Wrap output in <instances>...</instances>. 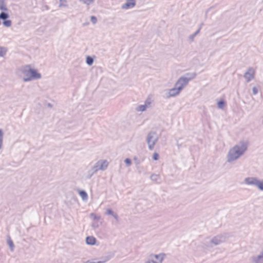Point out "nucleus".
<instances>
[{
	"label": "nucleus",
	"instance_id": "f257e3e1",
	"mask_svg": "<svg viewBox=\"0 0 263 263\" xmlns=\"http://www.w3.org/2000/svg\"><path fill=\"white\" fill-rule=\"evenodd\" d=\"M196 74L195 72L187 73L180 77L175 82L174 87L167 89L165 92L166 98H174L179 96L182 89L187 85L189 81L195 79Z\"/></svg>",
	"mask_w": 263,
	"mask_h": 263
},
{
	"label": "nucleus",
	"instance_id": "f03ea898",
	"mask_svg": "<svg viewBox=\"0 0 263 263\" xmlns=\"http://www.w3.org/2000/svg\"><path fill=\"white\" fill-rule=\"evenodd\" d=\"M249 147V142L246 140H241L237 143L229 148L226 155V161L228 163H232L247 151Z\"/></svg>",
	"mask_w": 263,
	"mask_h": 263
},
{
	"label": "nucleus",
	"instance_id": "7ed1b4c3",
	"mask_svg": "<svg viewBox=\"0 0 263 263\" xmlns=\"http://www.w3.org/2000/svg\"><path fill=\"white\" fill-rule=\"evenodd\" d=\"M18 72L22 77L24 82H28L34 80H40L42 78V74L39 70L35 68L31 64H26L22 66Z\"/></svg>",
	"mask_w": 263,
	"mask_h": 263
},
{
	"label": "nucleus",
	"instance_id": "20e7f679",
	"mask_svg": "<svg viewBox=\"0 0 263 263\" xmlns=\"http://www.w3.org/2000/svg\"><path fill=\"white\" fill-rule=\"evenodd\" d=\"M165 258L166 254L163 252L151 253L147 256L145 263H163Z\"/></svg>",
	"mask_w": 263,
	"mask_h": 263
},
{
	"label": "nucleus",
	"instance_id": "39448f33",
	"mask_svg": "<svg viewBox=\"0 0 263 263\" xmlns=\"http://www.w3.org/2000/svg\"><path fill=\"white\" fill-rule=\"evenodd\" d=\"M159 139V136L156 132L149 133L147 137V144L149 150L153 151Z\"/></svg>",
	"mask_w": 263,
	"mask_h": 263
},
{
	"label": "nucleus",
	"instance_id": "423d86ee",
	"mask_svg": "<svg viewBox=\"0 0 263 263\" xmlns=\"http://www.w3.org/2000/svg\"><path fill=\"white\" fill-rule=\"evenodd\" d=\"M108 165L109 163L107 160L100 159L95 163L94 166L98 172L105 171L108 168Z\"/></svg>",
	"mask_w": 263,
	"mask_h": 263
},
{
	"label": "nucleus",
	"instance_id": "0eeeda50",
	"mask_svg": "<svg viewBox=\"0 0 263 263\" xmlns=\"http://www.w3.org/2000/svg\"><path fill=\"white\" fill-rule=\"evenodd\" d=\"M225 240L224 237L222 234L213 236L210 240V245L212 246H217L222 243Z\"/></svg>",
	"mask_w": 263,
	"mask_h": 263
},
{
	"label": "nucleus",
	"instance_id": "6e6552de",
	"mask_svg": "<svg viewBox=\"0 0 263 263\" xmlns=\"http://www.w3.org/2000/svg\"><path fill=\"white\" fill-rule=\"evenodd\" d=\"M112 257L111 253H107L105 255L99 259H95L92 260L88 261V263H106Z\"/></svg>",
	"mask_w": 263,
	"mask_h": 263
},
{
	"label": "nucleus",
	"instance_id": "1a4fd4ad",
	"mask_svg": "<svg viewBox=\"0 0 263 263\" xmlns=\"http://www.w3.org/2000/svg\"><path fill=\"white\" fill-rule=\"evenodd\" d=\"M255 75V70L252 68H249L244 73V78L247 82L252 81Z\"/></svg>",
	"mask_w": 263,
	"mask_h": 263
},
{
	"label": "nucleus",
	"instance_id": "9d476101",
	"mask_svg": "<svg viewBox=\"0 0 263 263\" xmlns=\"http://www.w3.org/2000/svg\"><path fill=\"white\" fill-rule=\"evenodd\" d=\"M258 180L257 177L250 176L245 178L244 182L247 185L256 186Z\"/></svg>",
	"mask_w": 263,
	"mask_h": 263
},
{
	"label": "nucleus",
	"instance_id": "9b49d317",
	"mask_svg": "<svg viewBox=\"0 0 263 263\" xmlns=\"http://www.w3.org/2000/svg\"><path fill=\"white\" fill-rule=\"evenodd\" d=\"M85 242L87 245L90 246H98L99 245V242L96 238L92 235L88 236L86 237Z\"/></svg>",
	"mask_w": 263,
	"mask_h": 263
},
{
	"label": "nucleus",
	"instance_id": "f8f14e48",
	"mask_svg": "<svg viewBox=\"0 0 263 263\" xmlns=\"http://www.w3.org/2000/svg\"><path fill=\"white\" fill-rule=\"evenodd\" d=\"M136 0H126L125 3L121 6L123 10H129L134 8L136 6Z\"/></svg>",
	"mask_w": 263,
	"mask_h": 263
},
{
	"label": "nucleus",
	"instance_id": "ddd939ff",
	"mask_svg": "<svg viewBox=\"0 0 263 263\" xmlns=\"http://www.w3.org/2000/svg\"><path fill=\"white\" fill-rule=\"evenodd\" d=\"M151 103L149 101H145L143 104L138 105L136 108V111L138 112H142L147 110L149 107Z\"/></svg>",
	"mask_w": 263,
	"mask_h": 263
},
{
	"label": "nucleus",
	"instance_id": "4468645a",
	"mask_svg": "<svg viewBox=\"0 0 263 263\" xmlns=\"http://www.w3.org/2000/svg\"><path fill=\"white\" fill-rule=\"evenodd\" d=\"M250 260L252 263H263V256L259 253L258 255L252 256Z\"/></svg>",
	"mask_w": 263,
	"mask_h": 263
},
{
	"label": "nucleus",
	"instance_id": "2eb2a0df",
	"mask_svg": "<svg viewBox=\"0 0 263 263\" xmlns=\"http://www.w3.org/2000/svg\"><path fill=\"white\" fill-rule=\"evenodd\" d=\"M78 194L83 201L86 202L88 200V195L86 191L80 190L78 191Z\"/></svg>",
	"mask_w": 263,
	"mask_h": 263
},
{
	"label": "nucleus",
	"instance_id": "dca6fc26",
	"mask_svg": "<svg viewBox=\"0 0 263 263\" xmlns=\"http://www.w3.org/2000/svg\"><path fill=\"white\" fill-rule=\"evenodd\" d=\"M98 171L96 170V168L93 165L91 168H90L87 172L86 173L85 176L87 178L90 179L92 177V176L97 173Z\"/></svg>",
	"mask_w": 263,
	"mask_h": 263
},
{
	"label": "nucleus",
	"instance_id": "f3484780",
	"mask_svg": "<svg viewBox=\"0 0 263 263\" xmlns=\"http://www.w3.org/2000/svg\"><path fill=\"white\" fill-rule=\"evenodd\" d=\"M106 213L107 215L112 216L115 220H118V215L115 213L111 209H108L106 211Z\"/></svg>",
	"mask_w": 263,
	"mask_h": 263
},
{
	"label": "nucleus",
	"instance_id": "a211bd4d",
	"mask_svg": "<svg viewBox=\"0 0 263 263\" xmlns=\"http://www.w3.org/2000/svg\"><path fill=\"white\" fill-rule=\"evenodd\" d=\"M256 187L259 191L263 192V179H258Z\"/></svg>",
	"mask_w": 263,
	"mask_h": 263
},
{
	"label": "nucleus",
	"instance_id": "6ab92c4d",
	"mask_svg": "<svg viewBox=\"0 0 263 263\" xmlns=\"http://www.w3.org/2000/svg\"><path fill=\"white\" fill-rule=\"evenodd\" d=\"M79 1L84 5L90 6L95 2V0H79Z\"/></svg>",
	"mask_w": 263,
	"mask_h": 263
},
{
	"label": "nucleus",
	"instance_id": "aec40b11",
	"mask_svg": "<svg viewBox=\"0 0 263 263\" xmlns=\"http://www.w3.org/2000/svg\"><path fill=\"white\" fill-rule=\"evenodd\" d=\"M59 6L60 8H66L68 7V2L67 0H59Z\"/></svg>",
	"mask_w": 263,
	"mask_h": 263
},
{
	"label": "nucleus",
	"instance_id": "412c9836",
	"mask_svg": "<svg viewBox=\"0 0 263 263\" xmlns=\"http://www.w3.org/2000/svg\"><path fill=\"white\" fill-rule=\"evenodd\" d=\"M7 52V49L6 47L0 46V57L5 58Z\"/></svg>",
	"mask_w": 263,
	"mask_h": 263
},
{
	"label": "nucleus",
	"instance_id": "4be33fe9",
	"mask_svg": "<svg viewBox=\"0 0 263 263\" xmlns=\"http://www.w3.org/2000/svg\"><path fill=\"white\" fill-rule=\"evenodd\" d=\"M217 107L220 109H223L226 107V103L223 100H221L217 102Z\"/></svg>",
	"mask_w": 263,
	"mask_h": 263
},
{
	"label": "nucleus",
	"instance_id": "5701e85b",
	"mask_svg": "<svg viewBox=\"0 0 263 263\" xmlns=\"http://www.w3.org/2000/svg\"><path fill=\"white\" fill-rule=\"evenodd\" d=\"M93 58L90 56H87L86 58V63L88 66H91L93 63Z\"/></svg>",
	"mask_w": 263,
	"mask_h": 263
},
{
	"label": "nucleus",
	"instance_id": "b1692460",
	"mask_svg": "<svg viewBox=\"0 0 263 263\" xmlns=\"http://www.w3.org/2000/svg\"><path fill=\"white\" fill-rule=\"evenodd\" d=\"M4 141V132L2 129H0V151L3 146Z\"/></svg>",
	"mask_w": 263,
	"mask_h": 263
},
{
	"label": "nucleus",
	"instance_id": "393cba45",
	"mask_svg": "<svg viewBox=\"0 0 263 263\" xmlns=\"http://www.w3.org/2000/svg\"><path fill=\"white\" fill-rule=\"evenodd\" d=\"M90 217L91 218L93 219V220H100V216H98L97 215H96V214H91L90 215Z\"/></svg>",
	"mask_w": 263,
	"mask_h": 263
},
{
	"label": "nucleus",
	"instance_id": "a878e982",
	"mask_svg": "<svg viewBox=\"0 0 263 263\" xmlns=\"http://www.w3.org/2000/svg\"><path fill=\"white\" fill-rule=\"evenodd\" d=\"M159 154L157 153H154V154L153 155V159L155 161H157L159 159Z\"/></svg>",
	"mask_w": 263,
	"mask_h": 263
},
{
	"label": "nucleus",
	"instance_id": "bb28decb",
	"mask_svg": "<svg viewBox=\"0 0 263 263\" xmlns=\"http://www.w3.org/2000/svg\"><path fill=\"white\" fill-rule=\"evenodd\" d=\"M124 162L125 164L128 166L132 164V160L129 158H126L124 160Z\"/></svg>",
	"mask_w": 263,
	"mask_h": 263
},
{
	"label": "nucleus",
	"instance_id": "cd10ccee",
	"mask_svg": "<svg viewBox=\"0 0 263 263\" xmlns=\"http://www.w3.org/2000/svg\"><path fill=\"white\" fill-rule=\"evenodd\" d=\"M252 93L254 95H256L258 93V89H257V88L256 87H253L252 88Z\"/></svg>",
	"mask_w": 263,
	"mask_h": 263
},
{
	"label": "nucleus",
	"instance_id": "c85d7f7f",
	"mask_svg": "<svg viewBox=\"0 0 263 263\" xmlns=\"http://www.w3.org/2000/svg\"><path fill=\"white\" fill-rule=\"evenodd\" d=\"M90 21L92 24H95L97 23V20L95 16H91L90 17Z\"/></svg>",
	"mask_w": 263,
	"mask_h": 263
},
{
	"label": "nucleus",
	"instance_id": "c756f323",
	"mask_svg": "<svg viewBox=\"0 0 263 263\" xmlns=\"http://www.w3.org/2000/svg\"><path fill=\"white\" fill-rule=\"evenodd\" d=\"M8 243L9 246L11 248V249L13 250V242L11 240H9L8 241Z\"/></svg>",
	"mask_w": 263,
	"mask_h": 263
},
{
	"label": "nucleus",
	"instance_id": "7c9ffc66",
	"mask_svg": "<svg viewBox=\"0 0 263 263\" xmlns=\"http://www.w3.org/2000/svg\"><path fill=\"white\" fill-rule=\"evenodd\" d=\"M260 254H261V255L263 256V250L260 252Z\"/></svg>",
	"mask_w": 263,
	"mask_h": 263
},
{
	"label": "nucleus",
	"instance_id": "2f4dec72",
	"mask_svg": "<svg viewBox=\"0 0 263 263\" xmlns=\"http://www.w3.org/2000/svg\"><path fill=\"white\" fill-rule=\"evenodd\" d=\"M153 176L157 177V176H156V175H153V176H152V177H153Z\"/></svg>",
	"mask_w": 263,
	"mask_h": 263
}]
</instances>
